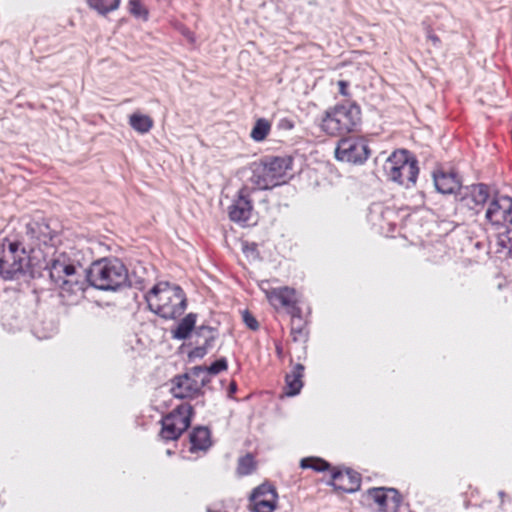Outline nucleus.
<instances>
[{"instance_id": "c85d7f7f", "label": "nucleus", "mask_w": 512, "mask_h": 512, "mask_svg": "<svg viewBox=\"0 0 512 512\" xmlns=\"http://www.w3.org/2000/svg\"><path fill=\"white\" fill-rule=\"evenodd\" d=\"M300 467L303 469H312L316 472H323L330 468V464L321 458L307 457L301 459Z\"/></svg>"}, {"instance_id": "473e14b6", "label": "nucleus", "mask_w": 512, "mask_h": 512, "mask_svg": "<svg viewBox=\"0 0 512 512\" xmlns=\"http://www.w3.org/2000/svg\"><path fill=\"white\" fill-rule=\"evenodd\" d=\"M195 347L188 353V358L192 359H202L209 351V349L205 348L201 345V341H194Z\"/></svg>"}, {"instance_id": "412c9836", "label": "nucleus", "mask_w": 512, "mask_h": 512, "mask_svg": "<svg viewBox=\"0 0 512 512\" xmlns=\"http://www.w3.org/2000/svg\"><path fill=\"white\" fill-rule=\"evenodd\" d=\"M218 336V330L210 326L201 325L195 329V340L201 341V345L209 350L213 348Z\"/></svg>"}, {"instance_id": "39448f33", "label": "nucleus", "mask_w": 512, "mask_h": 512, "mask_svg": "<svg viewBox=\"0 0 512 512\" xmlns=\"http://www.w3.org/2000/svg\"><path fill=\"white\" fill-rule=\"evenodd\" d=\"M361 115L360 106L355 101L346 100L325 111L320 127L330 136L349 134L360 127Z\"/></svg>"}, {"instance_id": "f257e3e1", "label": "nucleus", "mask_w": 512, "mask_h": 512, "mask_svg": "<svg viewBox=\"0 0 512 512\" xmlns=\"http://www.w3.org/2000/svg\"><path fill=\"white\" fill-rule=\"evenodd\" d=\"M50 280L72 294L84 292L88 285L103 291H117L131 285L126 266L117 258L95 261L86 270L65 254H59L52 261Z\"/></svg>"}, {"instance_id": "cd10ccee", "label": "nucleus", "mask_w": 512, "mask_h": 512, "mask_svg": "<svg viewBox=\"0 0 512 512\" xmlns=\"http://www.w3.org/2000/svg\"><path fill=\"white\" fill-rule=\"evenodd\" d=\"M189 375L195 379H197V384L201 391H203V388L206 387L210 381H211V375L207 371L206 366H194L189 369Z\"/></svg>"}, {"instance_id": "7ed1b4c3", "label": "nucleus", "mask_w": 512, "mask_h": 512, "mask_svg": "<svg viewBox=\"0 0 512 512\" xmlns=\"http://www.w3.org/2000/svg\"><path fill=\"white\" fill-rule=\"evenodd\" d=\"M150 311L165 320L180 317L187 308V298L179 285L169 282L155 284L145 295Z\"/></svg>"}, {"instance_id": "f03ea898", "label": "nucleus", "mask_w": 512, "mask_h": 512, "mask_svg": "<svg viewBox=\"0 0 512 512\" xmlns=\"http://www.w3.org/2000/svg\"><path fill=\"white\" fill-rule=\"evenodd\" d=\"M22 244L5 238L0 244V276L4 280L38 279L48 276L52 261L30 255Z\"/></svg>"}, {"instance_id": "2eb2a0df", "label": "nucleus", "mask_w": 512, "mask_h": 512, "mask_svg": "<svg viewBox=\"0 0 512 512\" xmlns=\"http://www.w3.org/2000/svg\"><path fill=\"white\" fill-rule=\"evenodd\" d=\"M331 485L334 489L344 493H354L360 489L361 475L350 469H334L331 473Z\"/></svg>"}, {"instance_id": "e433bc0d", "label": "nucleus", "mask_w": 512, "mask_h": 512, "mask_svg": "<svg viewBox=\"0 0 512 512\" xmlns=\"http://www.w3.org/2000/svg\"><path fill=\"white\" fill-rule=\"evenodd\" d=\"M277 127L280 130L290 131L294 128V121L289 118H282L278 121Z\"/></svg>"}, {"instance_id": "ddd939ff", "label": "nucleus", "mask_w": 512, "mask_h": 512, "mask_svg": "<svg viewBox=\"0 0 512 512\" xmlns=\"http://www.w3.org/2000/svg\"><path fill=\"white\" fill-rule=\"evenodd\" d=\"M171 383V393L175 398L187 399L204 395V391H201L197 384V379L194 377L192 378L189 375V371L184 374L174 376Z\"/></svg>"}, {"instance_id": "37998d69", "label": "nucleus", "mask_w": 512, "mask_h": 512, "mask_svg": "<svg viewBox=\"0 0 512 512\" xmlns=\"http://www.w3.org/2000/svg\"><path fill=\"white\" fill-rule=\"evenodd\" d=\"M498 495L502 499L505 496V492L504 491H499Z\"/></svg>"}, {"instance_id": "4468645a", "label": "nucleus", "mask_w": 512, "mask_h": 512, "mask_svg": "<svg viewBox=\"0 0 512 512\" xmlns=\"http://www.w3.org/2000/svg\"><path fill=\"white\" fill-rule=\"evenodd\" d=\"M432 175L435 188L441 194H455L456 197L463 188L458 173L453 169L438 168Z\"/></svg>"}, {"instance_id": "20e7f679", "label": "nucleus", "mask_w": 512, "mask_h": 512, "mask_svg": "<svg viewBox=\"0 0 512 512\" xmlns=\"http://www.w3.org/2000/svg\"><path fill=\"white\" fill-rule=\"evenodd\" d=\"M293 159L290 156H263L259 161L250 164L249 182L255 190H271L286 184L292 169Z\"/></svg>"}, {"instance_id": "f704fd0d", "label": "nucleus", "mask_w": 512, "mask_h": 512, "mask_svg": "<svg viewBox=\"0 0 512 512\" xmlns=\"http://www.w3.org/2000/svg\"><path fill=\"white\" fill-rule=\"evenodd\" d=\"M242 319L245 325L252 331H256L259 329V322L257 319L248 311L245 310L242 313Z\"/></svg>"}, {"instance_id": "423d86ee", "label": "nucleus", "mask_w": 512, "mask_h": 512, "mask_svg": "<svg viewBox=\"0 0 512 512\" xmlns=\"http://www.w3.org/2000/svg\"><path fill=\"white\" fill-rule=\"evenodd\" d=\"M16 240L30 255H37L40 259L45 257L48 260L43 249H54L58 240V232L45 219L31 220L26 224L25 233Z\"/></svg>"}, {"instance_id": "4be33fe9", "label": "nucleus", "mask_w": 512, "mask_h": 512, "mask_svg": "<svg viewBox=\"0 0 512 512\" xmlns=\"http://www.w3.org/2000/svg\"><path fill=\"white\" fill-rule=\"evenodd\" d=\"M120 3L121 0H87L88 7L100 16L116 11Z\"/></svg>"}, {"instance_id": "4c0bfd02", "label": "nucleus", "mask_w": 512, "mask_h": 512, "mask_svg": "<svg viewBox=\"0 0 512 512\" xmlns=\"http://www.w3.org/2000/svg\"><path fill=\"white\" fill-rule=\"evenodd\" d=\"M338 87H339V93L342 95V96H345V97H348L350 96V93L348 91V87H349V82L346 81V80H339L338 81Z\"/></svg>"}, {"instance_id": "bb28decb", "label": "nucleus", "mask_w": 512, "mask_h": 512, "mask_svg": "<svg viewBox=\"0 0 512 512\" xmlns=\"http://www.w3.org/2000/svg\"><path fill=\"white\" fill-rule=\"evenodd\" d=\"M256 470V461L251 453L240 457L238 459L236 473L238 476H247Z\"/></svg>"}, {"instance_id": "9d476101", "label": "nucleus", "mask_w": 512, "mask_h": 512, "mask_svg": "<svg viewBox=\"0 0 512 512\" xmlns=\"http://www.w3.org/2000/svg\"><path fill=\"white\" fill-rule=\"evenodd\" d=\"M255 191V188L248 185L238 190L228 207V216L232 222L244 224L250 220L254 209L252 194Z\"/></svg>"}, {"instance_id": "c9c22d12", "label": "nucleus", "mask_w": 512, "mask_h": 512, "mask_svg": "<svg viewBox=\"0 0 512 512\" xmlns=\"http://www.w3.org/2000/svg\"><path fill=\"white\" fill-rule=\"evenodd\" d=\"M286 311L291 316V322L293 320L299 321L300 319H303L302 309L297 305V300L287 308Z\"/></svg>"}, {"instance_id": "c756f323", "label": "nucleus", "mask_w": 512, "mask_h": 512, "mask_svg": "<svg viewBox=\"0 0 512 512\" xmlns=\"http://www.w3.org/2000/svg\"><path fill=\"white\" fill-rule=\"evenodd\" d=\"M128 11L137 19H141L143 21H147L149 19V10L141 0H129Z\"/></svg>"}, {"instance_id": "f8f14e48", "label": "nucleus", "mask_w": 512, "mask_h": 512, "mask_svg": "<svg viewBox=\"0 0 512 512\" xmlns=\"http://www.w3.org/2000/svg\"><path fill=\"white\" fill-rule=\"evenodd\" d=\"M277 492L274 486L263 483L253 489L250 501L254 512H273L276 508Z\"/></svg>"}, {"instance_id": "6ab92c4d", "label": "nucleus", "mask_w": 512, "mask_h": 512, "mask_svg": "<svg viewBox=\"0 0 512 512\" xmlns=\"http://www.w3.org/2000/svg\"><path fill=\"white\" fill-rule=\"evenodd\" d=\"M194 414V408L189 403H182L178 405L175 409H173L166 416L173 418L174 424L182 431H186L192 421V417Z\"/></svg>"}, {"instance_id": "a19ab883", "label": "nucleus", "mask_w": 512, "mask_h": 512, "mask_svg": "<svg viewBox=\"0 0 512 512\" xmlns=\"http://www.w3.org/2000/svg\"><path fill=\"white\" fill-rule=\"evenodd\" d=\"M429 38L434 42V43H437L439 42V38L436 36V35H430Z\"/></svg>"}, {"instance_id": "6e6552de", "label": "nucleus", "mask_w": 512, "mask_h": 512, "mask_svg": "<svg viewBox=\"0 0 512 512\" xmlns=\"http://www.w3.org/2000/svg\"><path fill=\"white\" fill-rule=\"evenodd\" d=\"M485 218L496 229L506 228L505 232L500 234L499 244L503 248L512 250V228H508V225H512V198L499 196L492 199Z\"/></svg>"}, {"instance_id": "f3484780", "label": "nucleus", "mask_w": 512, "mask_h": 512, "mask_svg": "<svg viewBox=\"0 0 512 512\" xmlns=\"http://www.w3.org/2000/svg\"><path fill=\"white\" fill-rule=\"evenodd\" d=\"M190 452L207 451L211 445V432L205 426H197L193 428L189 435Z\"/></svg>"}, {"instance_id": "9b49d317", "label": "nucleus", "mask_w": 512, "mask_h": 512, "mask_svg": "<svg viewBox=\"0 0 512 512\" xmlns=\"http://www.w3.org/2000/svg\"><path fill=\"white\" fill-rule=\"evenodd\" d=\"M489 196V187L486 184L479 183L463 186L459 193H457L456 200L461 206L467 207L474 214H478L489 199Z\"/></svg>"}, {"instance_id": "aec40b11", "label": "nucleus", "mask_w": 512, "mask_h": 512, "mask_svg": "<svg viewBox=\"0 0 512 512\" xmlns=\"http://www.w3.org/2000/svg\"><path fill=\"white\" fill-rule=\"evenodd\" d=\"M197 321L196 313H188L178 324L177 326L171 330V336L176 340H186L188 339L192 332H195V327Z\"/></svg>"}, {"instance_id": "5701e85b", "label": "nucleus", "mask_w": 512, "mask_h": 512, "mask_svg": "<svg viewBox=\"0 0 512 512\" xmlns=\"http://www.w3.org/2000/svg\"><path fill=\"white\" fill-rule=\"evenodd\" d=\"M129 124L136 132L146 134L153 127V120L148 115L133 113L129 117Z\"/></svg>"}, {"instance_id": "0eeeda50", "label": "nucleus", "mask_w": 512, "mask_h": 512, "mask_svg": "<svg viewBox=\"0 0 512 512\" xmlns=\"http://www.w3.org/2000/svg\"><path fill=\"white\" fill-rule=\"evenodd\" d=\"M384 171L391 181L409 188L416 183L419 173L418 161L411 152L398 150L388 157Z\"/></svg>"}, {"instance_id": "ea45409f", "label": "nucleus", "mask_w": 512, "mask_h": 512, "mask_svg": "<svg viewBox=\"0 0 512 512\" xmlns=\"http://www.w3.org/2000/svg\"><path fill=\"white\" fill-rule=\"evenodd\" d=\"M237 389H238L237 383L235 381L230 382L229 387H228V391H227L228 392V397L232 398L233 395L237 392Z\"/></svg>"}, {"instance_id": "a878e982", "label": "nucleus", "mask_w": 512, "mask_h": 512, "mask_svg": "<svg viewBox=\"0 0 512 512\" xmlns=\"http://www.w3.org/2000/svg\"><path fill=\"white\" fill-rule=\"evenodd\" d=\"M270 129V122L265 118H259L256 120L250 132V137L256 142H261L266 139L270 132Z\"/></svg>"}, {"instance_id": "a211bd4d", "label": "nucleus", "mask_w": 512, "mask_h": 512, "mask_svg": "<svg viewBox=\"0 0 512 512\" xmlns=\"http://www.w3.org/2000/svg\"><path fill=\"white\" fill-rule=\"evenodd\" d=\"M267 297L275 308L287 309L296 301V291L287 286L275 288L267 293Z\"/></svg>"}, {"instance_id": "dca6fc26", "label": "nucleus", "mask_w": 512, "mask_h": 512, "mask_svg": "<svg viewBox=\"0 0 512 512\" xmlns=\"http://www.w3.org/2000/svg\"><path fill=\"white\" fill-rule=\"evenodd\" d=\"M304 365L297 363L293 366L291 372L285 376V394L289 397L296 396L303 387Z\"/></svg>"}, {"instance_id": "79ce46f5", "label": "nucleus", "mask_w": 512, "mask_h": 512, "mask_svg": "<svg viewBox=\"0 0 512 512\" xmlns=\"http://www.w3.org/2000/svg\"><path fill=\"white\" fill-rule=\"evenodd\" d=\"M277 354L280 355L282 353V348L280 346H276Z\"/></svg>"}, {"instance_id": "58836bf2", "label": "nucleus", "mask_w": 512, "mask_h": 512, "mask_svg": "<svg viewBox=\"0 0 512 512\" xmlns=\"http://www.w3.org/2000/svg\"><path fill=\"white\" fill-rule=\"evenodd\" d=\"M206 512H227V511L224 509L223 504L217 503V504L207 506Z\"/></svg>"}, {"instance_id": "b1692460", "label": "nucleus", "mask_w": 512, "mask_h": 512, "mask_svg": "<svg viewBox=\"0 0 512 512\" xmlns=\"http://www.w3.org/2000/svg\"><path fill=\"white\" fill-rule=\"evenodd\" d=\"M388 488L379 487L368 490V496L378 505L379 512H389V493Z\"/></svg>"}, {"instance_id": "2f4dec72", "label": "nucleus", "mask_w": 512, "mask_h": 512, "mask_svg": "<svg viewBox=\"0 0 512 512\" xmlns=\"http://www.w3.org/2000/svg\"><path fill=\"white\" fill-rule=\"evenodd\" d=\"M206 367H207V371L209 372V374L211 376L217 375L220 372L227 370V368H228V361H227V359L225 357H221V358L215 360L209 366H206Z\"/></svg>"}, {"instance_id": "72a5a7b5", "label": "nucleus", "mask_w": 512, "mask_h": 512, "mask_svg": "<svg viewBox=\"0 0 512 512\" xmlns=\"http://www.w3.org/2000/svg\"><path fill=\"white\" fill-rule=\"evenodd\" d=\"M387 491L389 493V503H391L389 508L391 511L396 512L402 502V497L398 490L394 488H388Z\"/></svg>"}, {"instance_id": "7c9ffc66", "label": "nucleus", "mask_w": 512, "mask_h": 512, "mask_svg": "<svg viewBox=\"0 0 512 512\" xmlns=\"http://www.w3.org/2000/svg\"><path fill=\"white\" fill-rule=\"evenodd\" d=\"M291 335L293 337V341L298 342H306L308 339V330L306 328V322L303 319L299 321L293 320L291 322Z\"/></svg>"}, {"instance_id": "1a4fd4ad", "label": "nucleus", "mask_w": 512, "mask_h": 512, "mask_svg": "<svg viewBox=\"0 0 512 512\" xmlns=\"http://www.w3.org/2000/svg\"><path fill=\"white\" fill-rule=\"evenodd\" d=\"M371 154L369 145L363 137H343L335 148V158L338 161L354 165L364 164Z\"/></svg>"}, {"instance_id": "393cba45", "label": "nucleus", "mask_w": 512, "mask_h": 512, "mask_svg": "<svg viewBox=\"0 0 512 512\" xmlns=\"http://www.w3.org/2000/svg\"><path fill=\"white\" fill-rule=\"evenodd\" d=\"M174 423L171 417L164 416L162 418L160 435L164 440H177L183 434Z\"/></svg>"}]
</instances>
